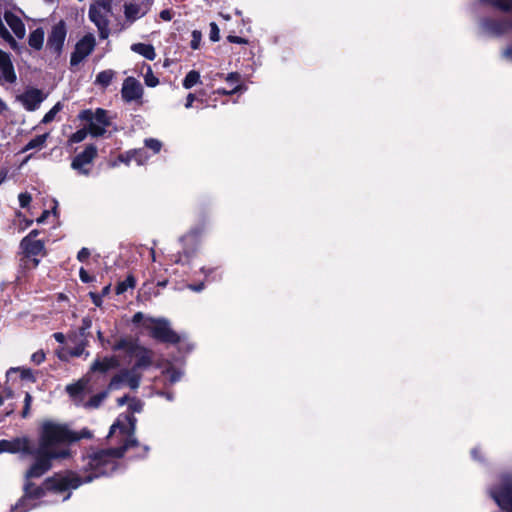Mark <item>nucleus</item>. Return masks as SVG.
I'll return each instance as SVG.
<instances>
[{
    "mask_svg": "<svg viewBox=\"0 0 512 512\" xmlns=\"http://www.w3.org/2000/svg\"><path fill=\"white\" fill-rule=\"evenodd\" d=\"M136 418L132 414H122L111 426L109 435H115L119 432L123 445L119 448L101 450L86 457L85 467L93 472L84 479L78 477L73 472L58 473L44 482V487H36L28 482L25 485V495L19 502L11 508V512H27L36 506L32 503L34 500L43 497L47 492L60 493L69 489H76L82 483L91 482L94 478L108 474L115 469V460L122 457L124 452L130 447L136 445L134 438Z\"/></svg>",
    "mask_w": 512,
    "mask_h": 512,
    "instance_id": "f257e3e1",
    "label": "nucleus"
},
{
    "mask_svg": "<svg viewBox=\"0 0 512 512\" xmlns=\"http://www.w3.org/2000/svg\"><path fill=\"white\" fill-rule=\"evenodd\" d=\"M75 441L74 432L64 424L46 420L41 424L39 447L42 451H60L59 445L69 444Z\"/></svg>",
    "mask_w": 512,
    "mask_h": 512,
    "instance_id": "f03ea898",
    "label": "nucleus"
},
{
    "mask_svg": "<svg viewBox=\"0 0 512 512\" xmlns=\"http://www.w3.org/2000/svg\"><path fill=\"white\" fill-rule=\"evenodd\" d=\"M33 454L35 455L36 460L25 474L27 479L42 476L51 468V460L68 457L69 450L67 448H61L60 451L46 450L44 452L41 447H38L37 451H33Z\"/></svg>",
    "mask_w": 512,
    "mask_h": 512,
    "instance_id": "7ed1b4c3",
    "label": "nucleus"
},
{
    "mask_svg": "<svg viewBox=\"0 0 512 512\" xmlns=\"http://www.w3.org/2000/svg\"><path fill=\"white\" fill-rule=\"evenodd\" d=\"M79 118L88 123L89 134L93 137L102 136L106 132V128L110 125L107 111L101 108L95 111L90 109L83 110L79 114Z\"/></svg>",
    "mask_w": 512,
    "mask_h": 512,
    "instance_id": "20e7f679",
    "label": "nucleus"
},
{
    "mask_svg": "<svg viewBox=\"0 0 512 512\" xmlns=\"http://www.w3.org/2000/svg\"><path fill=\"white\" fill-rule=\"evenodd\" d=\"M150 330L152 337L162 342L177 343L179 336L170 328L169 322L165 319H148L145 323Z\"/></svg>",
    "mask_w": 512,
    "mask_h": 512,
    "instance_id": "39448f33",
    "label": "nucleus"
},
{
    "mask_svg": "<svg viewBox=\"0 0 512 512\" xmlns=\"http://www.w3.org/2000/svg\"><path fill=\"white\" fill-rule=\"evenodd\" d=\"M110 13V4L107 1H100L91 5L89 10V18L97 26L100 37L107 38L108 31V15Z\"/></svg>",
    "mask_w": 512,
    "mask_h": 512,
    "instance_id": "423d86ee",
    "label": "nucleus"
},
{
    "mask_svg": "<svg viewBox=\"0 0 512 512\" xmlns=\"http://www.w3.org/2000/svg\"><path fill=\"white\" fill-rule=\"evenodd\" d=\"M97 154L96 146L92 144L86 146L84 151L73 158L71 168L81 175L88 176L91 172V165L97 157Z\"/></svg>",
    "mask_w": 512,
    "mask_h": 512,
    "instance_id": "0eeeda50",
    "label": "nucleus"
},
{
    "mask_svg": "<svg viewBox=\"0 0 512 512\" xmlns=\"http://www.w3.org/2000/svg\"><path fill=\"white\" fill-rule=\"evenodd\" d=\"M141 372L137 367L124 369L117 373L110 381V389H119L123 385L129 386L131 389H137L140 384Z\"/></svg>",
    "mask_w": 512,
    "mask_h": 512,
    "instance_id": "6e6552de",
    "label": "nucleus"
},
{
    "mask_svg": "<svg viewBox=\"0 0 512 512\" xmlns=\"http://www.w3.org/2000/svg\"><path fill=\"white\" fill-rule=\"evenodd\" d=\"M496 503L507 512H512V477L504 478L499 488L491 491Z\"/></svg>",
    "mask_w": 512,
    "mask_h": 512,
    "instance_id": "1a4fd4ad",
    "label": "nucleus"
},
{
    "mask_svg": "<svg viewBox=\"0 0 512 512\" xmlns=\"http://www.w3.org/2000/svg\"><path fill=\"white\" fill-rule=\"evenodd\" d=\"M66 39V27L63 21H60L52 27V30L47 40V50L59 56L62 52L64 42Z\"/></svg>",
    "mask_w": 512,
    "mask_h": 512,
    "instance_id": "9d476101",
    "label": "nucleus"
},
{
    "mask_svg": "<svg viewBox=\"0 0 512 512\" xmlns=\"http://www.w3.org/2000/svg\"><path fill=\"white\" fill-rule=\"evenodd\" d=\"M95 44L96 41L93 35H85L77 42L70 58V64L76 66L81 63L94 50Z\"/></svg>",
    "mask_w": 512,
    "mask_h": 512,
    "instance_id": "9b49d317",
    "label": "nucleus"
},
{
    "mask_svg": "<svg viewBox=\"0 0 512 512\" xmlns=\"http://www.w3.org/2000/svg\"><path fill=\"white\" fill-rule=\"evenodd\" d=\"M143 87L134 77H127L122 84L121 95L125 102L140 101L143 96Z\"/></svg>",
    "mask_w": 512,
    "mask_h": 512,
    "instance_id": "f8f14e48",
    "label": "nucleus"
},
{
    "mask_svg": "<svg viewBox=\"0 0 512 512\" xmlns=\"http://www.w3.org/2000/svg\"><path fill=\"white\" fill-rule=\"evenodd\" d=\"M23 453L32 455L33 451L30 446V441L26 437L15 438L12 440H0V453Z\"/></svg>",
    "mask_w": 512,
    "mask_h": 512,
    "instance_id": "ddd939ff",
    "label": "nucleus"
},
{
    "mask_svg": "<svg viewBox=\"0 0 512 512\" xmlns=\"http://www.w3.org/2000/svg\"><path fill=\"white\" fill-rule=\"evenodd\" d=\"M89 380L82 378L76 383L69 384L66 386V391L69 396L73 399L76 405H83L85 403V395L90 393L88 389Z\"/></svg>",
    "mask_w": 512,
    "mask_h": 512,
    "instance_id": "4468645a",
    "label": "nucleus"
},
{
    "mask_svg": "<svg viewBox=\"0 0 512 512\" xmlns=\"http://www.w3.org/2000/svg\"><path fill=\"white\" fill-rule=\"evenodd\" d=\"M17 99L21 102L25 109L34 111L38 108L44 97L40 90L30 89L19 95Z\"/></svg>",
    "mask_w": 512,
    "mask_h": 512,
    "instance_id": "2eb2a0df",
    "label": "nucleus"
},
{
    "mask_svg": "<svg viewBox=\"0 0 512 512\" xmlns=\"http://www.w3.org/2000/svg\"><path fill=\"white\" fill-rule=\"evenodd\" d=\"M130 356L136 358L134 367H137L139 371L149 367L153 363V352L145 347L139 346L138 344Z\"/></svg>",
    "mask_w": 512,
    "mask_h": 512,
    "instance_id": "dca6fc26",
    "label": "nucleus"
},
{
    "mask_svg": "<svg viewBox=\"0 0 512 512\" xmlns=\"http://www.w3.org/2000/svg\"><path fill=\"white\" fill-rule=\"evenodd\" d=\"M4 20L18 39L25 37L26 28L19 16L11 11H5Z\"/></svg>",
    "mask_w": 512,
    "mask_h": 512,
    "instance_id": "f3484780",
    "label": "nucleus"
},
{
    "mask_svg": "<svg viewBox=\"0 0 512 512\" xmlns=\"http://www.w3.org/2000/svg\"><path fill=\"white\" fill-rule=\"evenodd\" d=\"M0 72L3 79L9 83L16 80V74L9 54L0 49Z\"/></svg>",
    "mask_w": 512,
    "mask_h": 512,
    "instance_id": "a211bd4d",
    "label": "nucleus"
},
{
    "mask_svg": "<svg viewBox=\"0 0 512 512\" xmlns=\"http://www.w3.org/2000/svg\"><path fill=\"white\" fill-rule=\"evenodd\" d=\"M145 4H126L125 5V16L130 21H135L136 19L141 18L144 16L152 3L153 0H145Z\"/></svg>",
    "mask_w": 512,
    "mask_h": 512,
    "instance_id": "6ab92c4d",
    "label": "nucleus"
},
{
    "mask_svg": "<svg viewBox=\"0 0 512 512\" xmlns=\"http://www.w3.org/2000/svg\"><path fill=\"white\" fill-rule=\"evenodd\" d=\"M21 247L27 256L44 254V243L41 240H31L29 237H24L21 241Z\"/></svg>",
    "mask_w": 512,
    "mask_h": 512,
    "instance_id": "aec40b11",
    "label": "nucleus"
},
{
    "mask_svg": "<svg viewBox=\"0 0 512 512\" xmlns=\"http://www.w3.org/2000/svg\"><path fill=\"white\" fill-rule=\"evenodd\" d=\"M119 361L116 357H105L103 359H96L91 365L92 372H107L111 369L118 367Z\"/></svg>",
    "mask_w": 512,
    "mask_h": 512,
    "instance_id": "412c9836",
    "label": "nucleus"
},
{
    "mask_svg": "<svg viewBox=\"0 0 512 512\" xmlns=\"http://www.w3.org/2000/svg\"><path fill=\"white\" fill-rule=\"evenodd\" d=\"M131 50L142 55L148 60H154L156 57L155 49L150 44L135 43L131 46Z\"/></svg>",
    "mask_w": 512,
    "mask_h": 512,
    "instance_id": "4be33fe9",
    "label": "nucleus"
},
{
    "mask_svg": "<svg viewBox=\"0 0 512 512\" xmlns=\"http://www.w3.org/2000/svg\"><path fill=\"white\" fill-rule=\"evenodd\" d=\"M45 32L42 28H37L32 31L28 38L29 46L35 50H40L44 44Z\"/></svg>",
    "mask_w": 512,
    "mask_h": 512,
    "instance_id": "5701e85b",
    "label": "nucleus"
},
{
    "mask_svg": "<svg viewBox=\"0 0 512 512\" xmlns=\"http://www.w3.org/2000/svg\"><path fill=\"white\" fill-rule=\"evenodd\" d=\"M115 75L116 72L112 69L101 71L96 76L95 85L106 88L111 84Z\"/></svg>",
    "mask_w": 512,
    "mask_h": 512,
    "instance_id": "b1692460",
    "label": "nucleus"
},
{
    "mask_svg": "<svg viewBox=\"0 0 512 512\" xmlns=\"http://www.w3.org/2000/svg\"><path fill=\"white\" fill-rule=\"evenodd\" d=\"M48 137H49L48 133L36 136L35 138L31 139L26 144V146L23 148L22 151L26 152V151L32 150V149L41 150L42 148H44Z\"/></svg>",
    "mask_w": 512,
    "mask_h": 512,
    "instance_id": "393cba45",
    "label": "nucleus"
},
{
    "mask_svg": "<svg viewBox=\"0 0 512 512\" xmlns=\"http://www.w3.org/2000/svg\"><path fill=\"white\" fill-rule=\"evenodd\" d=\"M136 345L137 343H135L131 339H121L113 346V350H124L126 353L131 355Z\"/></svg>",
    "mask_w": 512,
    "mask_h": 512,
    "instance_id": "a878e982",
    "label": "nucleus"
},
{
    "mask_svg": "<svg viewBox=\"0 0 512 512\" xmlns=\"http://www.w3.org/2000/svg\"><path fill=\"white\" fill-rule=\"evenodd\" d=\"M199 82H200V74L197 71L192 70L184 78L183 86L186 89H190Z\"/></svg>",
    "mask_w": 512,
    "mask_h": 512,
    "instance_id": "bb28decb",
    "label": "nucleus"
},
{
    "mask_svg": "<svg viewBox=\"0 0 512 512\" xmlns=\"http://www.w3.org/2000/svg\"><path fill=\"white\" fill-rule=\"evenodd\" d=\"M107 397V392H101L91 397V399L83 404L87 408H97L102 401Z\"/></svg>",
    "mask_w": 512,
    "mask_h": 512,
    "instance_id": "cd10ccee",
    "label": "nucleus"
},
{
    "mask_svg": "<svg viewBox=\"0 0 512 512\" xmlns=\"http://www.w3.org/2000/svg\"><path fill=\"white\" fill-rule=\"evenodd\" d=\"M135 285V279L133 276H128L123 282H120L116 287V293L118 295L123 294L128 288H132Z\"/></svg>",
    "mask_w": 512,
    "mask_h": 512,
    "instance_id": "c85d7f7f",
    "label": "nucleus"
},
{
    "mask_svg": "<svg viewBox=\"0 0 512 512\" xmlns=\"http://www.w3.org/2000/svg\"><path fill=\"white\" fill-rule=\"evenodd\" d=\"M145 84L149 87H155L159 84L158 78L153 74L151 67L148 66L147 72L144 75Z\"/></svg>",
    "mask_w": 512,
    "mask_h": 512,
    "instance_id": "c756f323",
    "label": "nucleus"
},
{
    "mask_svg": "<svg viewBox=\"0 0 512 512\" xmlns=\"http://www.w3.org/2000/svg\"><path fill=\"white\" fill-rule=\"evenodd\" d=\"M88 133H89V127L87 129H85V128L80 129L70 136L69 141L72 143L82 142L87 137Z\"/></svg>",
    "mask_w": 512,
    "mask_h": 512,
    "instance_id": "7c9ffc66",
    "label": "nucleus"
},
{
    "mask_svg": "<svg viewBox=\"0 0 512 512\" xmlns=\"http://www.w3.org/2000/svg\"><path fill=\"white\" fill-rule=\"evenodd\" d=\"M165 374L170 383L177 382L181 378V375H182V373L179 370H176L174 368L167 369Z\"/></svg>",
    "mask_w": 512,
    "mask_h": 512,
    "instance_id": "2f4dec72",
    "label": "nucleus"
},
{
    "mask_svg": "<svg viewBox=\"0 0 512 512\" xmlns=\"http://www.w3.org/2000/svg\"><path fill=\"white\" fill-rule=\"evenodd\" d=\"M145 145L149 149L153 150L154 153H158L161 150L162 144L159 140L149 138L145 140Z\"/></svg>",
    "mask_w": 512,
    "mask_h": 512,
    "instance_id": "473e14b6",
    "label": "nucleus"
},
{
    "mask_svg": "<svg viewBox=\"0 0 512 512\" xmlns=\"http://www.w3.org/2000/svg\"><path fill=\"white\" fill-rule=\"evenodd\" d=\"M138 154H142L141 149L127 152L125 155H120L118 159L120 162L129 164L134 159V156Z\"/></svg>",
    "mask_w": 512,
    "mask_h": 512,
    "instance_id": "72a5a7b5",
    "label": "nucleus"
},
{
    "mask_svg": "<svg viewBox=\"0 0 512 512\" xmlns=\"http://www.w3.org/2000/svg\"><path fill=\"white\" fill-rule=\"evenodd\" d=\"M128 406L132 412H140L143 408V403L138 399L132 398L129 400Z\"/></svg>",
    "mask_w": 512,
    "mask_h": 512,
    "instance_id": "f704fd0d",
    "label": "nucleus"
},
{
    "mask_svg": "<svg viewBox=\"0 0 512 512\" xmlns=\"http://www.w3.org/2000/svg\"><path fill=\"white\" fill-rule=\"evenodd\" d=\"M220 39L219 28L216 23H210V40L216 42Z\"/></svg>",
    "mask_w": 512,
    "mask_h": 512,
    "instance_id": "c9c22d12",
    "label": "nucleus"
},
{
    "mask_svg": "<svg viewBox=\"0 0 512 512\" xmlns=\"http://www.w3.org/2000/svg\"><path fill=\"white\" fill-rule=\"evenodd\" d=\"M31 402H32V396L29 393H26L25 399H24V409L22 412V416L24 418H26L29 415Z\"/></svg>",
    "mask_w": 512,
    "mask_h": 512,
    "instance_id": "e433bc0d",
    "label": "nucleus"
},
{
    "mask_svg": "<svg viewBox=\"0 0 512 512\" xmlns=\"http://www.w3.org/2000/svg\"><path fill=\"white\" fill-rule=\"evenodd\" d=\"M493 3L503 10L512 9V0H493Z\"/></svg>",
    "mask_w": 512,
    "mask_h": 512,
    "instance_id": "4c0bfd02",
    "label": "nucleus"
},
{
    "mask_svg": "<svg viewBox=\"0 0 512 512\" xmlns=\"http://www.w3.org/2000/svg\"><path fill=\"white\" fill-rule=\"evenodd\" d=\"M19 204L21 207H26L31 202L32 198L31 195L28 193H21L18 196Z\"/></svg>",
    "mask_w": 512,
    "mask_h": 512,
    "instance_id": "58836bf2",
    "label": "nucleus"
},
{
    "mask_svg": "<svg viewBox=\"0 0 512 512\" xmlns=\"http://www.w3.org/2000/svg\"><path fill=\"white\" fill-rule=\"evenodd\" d=\"M31 360L37 365L41 364L45 360V353L42 350H39L32 354Z\"/></svg>",
    "mask_w": 512,
    "mask_h": 512,
    "instance_id": "ea45409f",
    "label": "nucleus"
},
{
    "mask_svg": "<svg viewBox=\"0 0 512 512\" xmlns=\"http://www.w3.org/2000/svg\"><path fill=\"white\" fill-rule=\"evenodd\" d=\"M85 344H80L74 349L70 350L68 353L72 357H79L84 353Z\"/></svg>",
    "mask_w": 512,
    "mask_h": 512,
    "instance_id": "a19ab883",
    "label": "nucleus"
},
{
    "mask_svg": "<svg viewBox=\"0 0 512 512\" xmlns=\"http://www.w3.org/2000/svg\"><path fill=\"white\" fill-rule=\"evenodd\" d=\"M191 48L198 49L201 41V34L197 31H194L192 34Z\"/></svg>",
    "mask_w": 512,
    "mask_h": 512,
    "instance_id": "79ce46f5",
    "label": "nucleus"
},
{
    "mask_svg": "<svg viewBox=\"0 0 512 512\" xmlns=\"http://www.w3.org/2000/svg\"><path fill=\"white\" fill-rule=\"evenodd\" d=\"M75 441L82 438H90L91 432L88 429H82L79 433H74Z\"/></svg>",
    "mask_w": 512,
    "mask_h": 512,
    "instance_id": "37998d69",
    "label": "nucleus"
},
{
    "mask_svg": "<svg viewBox=\"0 0 512 512\" xmlns=\"http://www.w3.org/2000/svg\"><path fill=\"white\" fill-rule=\"evenodd\" d=\"M90 256V251L87 248H82L77 255L79 261H85Z\"/></svg>",
    "mask_w": 512,
    "mask_h": 512,
    "instance_id": "c03bdc74",
    "label": "nucleus"
},
{
    "mask_svg": "<svg viewBox=\"0 0 512 512\" xmlns=\"http://www.w3.org/2000/svg\"><path fill=\"white\" fill-rule=\"evenodd\" d=\"M56 114H57V113H56L53 109H50V110H49V111L44 115V117H43V119H42V122H43V123H49V122H51V121L55 118Z\"/></svg>",
    "mask_w": 512,
    "mask_h": 512,
    "instance_id": "a18cd8bd",
    "label": "nucleus"
},
{
    "mask_svg": "<svg viewBox=\"0 0 512 512\" xmlns=\"http://www.w3.org/2000/svg\"><path fill=\"white\" fill-rule=\"evenodd\" d=\"M79 276H80V279L82 280V282H84V283H88V282L92 281V278L89 276L88 272L84 268L80 269Z\"/></svg>",
    "mask_w": 512,
    "mask_h": 512,
    "instance_id": "49530a36",
    "label": "nucleus"
},
{
    "mask_svg": "<svg viewBox=\"0 0 512 512\" xmlns=\"http://www.w3.org/2000/svg\"><path fill=\"white\" fill-rule=\"evenodd\" d=\"M240 79V75L238 73H229L226 77V81L228 83H231V84H234V83H237Z\"/></svg>",
    "mask_w": 512,
    "mask_h": 512,
    "instance_id": "de8ad7c7",
    "label": "nucleus"
},
{
    "mask_svg": "<svg viewBox=\"0 0 512 512\" xmlns=\"http://www.w3.org/2000/svg\"><path fill=\"white\" fill-rule=\"evenodd\" d=\"M89 295H90V297H91V299H92L93 303H94L96 306L100 307V306H101V304H102V296H101V295H98V294H96V293H94V292H90V294H89Z\"/></svg>",
    "mask_w": 512,
    "mask_h": 512,
    "instance_id": "09e8293b",
    "label": "nucleus"
},
{
    "mask_svg": "<svg viewBox=\"0 0 512 512\" xmlns=\"http://www.w3.org/2000/svg\"><path fill=\"white\" fill-rule=\"evenodd\" d=\"M228 41L231 43L245 44L247 41L244 38L238 36H228Z\"/></svg>",
    "mask_w": 512,
    "mask_h": 512,
    "instance_id": "8fccbe9b",
    "label": "nucleus"
},
{
    "mask_svg": "<svg viewBox=\"0 0 512 512\" xmlns=\"http://www.w3.org/2000/svg\"><path fill=\"white\" fill-rule=\"evenodd\" d=\"M241 90H242V86L241 85H237L231 91H226L224 89H219L218 93L223 94V95H228V94L236 93V92L241 91Z\"/></svg>",
    "mask_w": 512,
    "mask_h": 512,
    "instance_id": "3c124183",
    "label": "nucleus"
},
{
    "mask_svg": "<svg viewBox=\"0 0 512 512\" xmlns=\"http://www.w3.org/2000/svg\"><path fill=\"white\" fill-rule=\"evenodd\" d=\"M160 18L164 21H170L172 19V13L170 10L166 9L160 12Z\"/></svg>",
    "mask_w": 512,
    "mask_h": 512,
    "instance_id": "603ef678",
    "label": "nucleus"
},
{
    "mask_svg": "<svg viewBox=\"0 0 512 512\" xmlns=\"http://www.w3.org/2000/svg\"><path fill=\"white\" fill-rule=\"evenodd\" d=\"M146 159H147V157H146L145 152L143 150H142V154H138V155L134 156V160L137 162L138 165L144 164Z\"/></svg>",
    "mask_w": 512,
    "mask_h": 512,
    "instance_id": "864d4df0",
    "label": "nucleus"
},
{
    "mask_svg": "<svg viewBox=\"0 0 512 512\" xmlns=\"http://www.w3.org/2000/svg\"><path fill=\"white\" fill-rule=\"evenodd\" d=\"M194 100H195V96H194V94H192V93L188 94V96H187V101H186V104H185V107H186L187 109L191 108V107H192V104H193V102H194Z\"/></svg>",
    "mask_w": 512,
    "mask_h": 512,
    "instance_id": "5fc2aeb1",
    "label": "nucleus"
},
{
    "mask_svg": "<svg viewBox=\"0 0 512 512\" xmlns=\"http://www.w3.org/2000/svg\"><path fill=\"white\" fill-rule=\"evenodd\" d=\"M53 337L59 343H63L65 341V336L63 333H60V332L54 333Z\"/></svg>",
    "mask_w": 512,
    "mask_h": 512,
    "instance_id": "6e6d98bb",
    "label": "nucleus"
},
{
    "mask_svg": "<svg viewBox=\"0 0 512 512\" xmlns=\"http://www.w3.org/2000/svg\"><path fill=\"white\" fill-rule=\"evenodd\" d=\"M142 319L143 314L141 312H138L133 316V323H139Z\"/></svg>",
    "mask_w": 512,
    "mask_h": 512,
    "instance_id": "4d7b16f0",
    "label": "nucleus"
},
{
    "mask_svg": "<svg viewBox=\"0 0 512 512\" xmlns=\"http://www.w3.org/2000/svg\"><path fill=\"white\" fill-rule=\"evenodd\" d=\"M129 400H130V398H128L127 396H124V397L119 398L117 400V402H118L119 406H123L125 403L129 404Z\"/></svg>",
    "mask_w": 512,
    "mask_h": 512,
    "instance_id": "13d9d810",
    "label": "nucleus"
},
{
    "mask_svg": "<svg viewBox=\"0 0 512 512\" xmlns=\"http://www.w3.org/2000/svg\"><path fill=\"white\" fill-rule=\"evenodd\" d=\"M6 177H7V170L1 169L0 170V185L5 181Z\"/></svg>",
    "mask_w": 512,
    "mask_h": 512,
    "instance_id": "bf43d9fd",
    "label": "nucleus"
},
{
    "mask_svg": "<svg viewBox=\"0 0 512 512\" xmlns=\"http://www.w3.org/2000/svg\"><path fill=\"white\" fill-rule=\"evenodd\" d=\"M48 215V211H44V213L37 219V223H43Z\"/></svg>",
    "mask_w": 512,
    "mask_h": 512,
    "instance_id": "052dcab7",
    "label": "nucleus"
},
{
    "mask_svg": "<svg viewBox=\"0 0 512 512\" xmlns=\"http://www.w3.org/2000/svg\"><path fill=\"white\" fill-rule=\"evenodd\" d=\"M38 235L37 230H32L26 237L31 238V240H36L35 237Z\"/></svg>",
    "mask_w": 512,
    "mask_h": 512,
    "instance_id": "680f3d73",
    "label": "nucleus"
},
{
    "mask_svg": "<svg viewBox=\"0 0 512 512\" xmlns=\"http://www.w3.org/2000/svg\"><path fill=\"white\" fill-rule=\"evenodd\" d=\"M189 288L194 291H201L203 289V284H200L198 286L190 285Z\"/></svg>",
    "mask_w": 512,
    "mask_h": 512,
    "instance_id": "e2e57ef3",
    "label": "nucleus"
},
{
    "mask_svg": "<svg viewBox=\"0 0 512 512\" xmlns=\"http://www.w3.org/2000/svg\"><path fill=\"white\" fill-rule=\"evenodd\" d=\"M504 56L508 59H511L512 60V49H507L505 50L504 52Z\"/></svg>",
    "mask_w": 512,
    "mask_h": 512,
    "instance_id": "0e129e2a",
    "label": "nucleus"
},
{
    "mask_svg": "<svg viewBox=\"0 0 512 512\" xmlns=\"http://www.w3.org/2000/svg\"><path fill=\"white\" fill-rule=\"evenodd\" d=\"M7 109V106L4 101L0 99V114Z\"/></svg>",
    "mask_w": 512,
    "mask_h": 512,
    "instance_id": "69168bd1",
    "label": "nucleus"
},
{
    "mask_svg": "<svg viewBox=\"0 0 512 512\" xmlns=\"http://www.w3.org/2000/svg\"><path fill=\"white\" fill-rule=\"evenodd\" d=\"M83 325H84L83 329H87L91 326V321L89 319H84Z\"/></svg>",
    "mask_w": 512,
    "mask_h": 512,
    "instance_id": "338daca9",
    "label": "nucleus"
},
{
    "mask_svg": "<svg viewBox=\"0 0 512 512\" xmlns=\"http://www.w3.org/2000/svg\"><path fill=\"white\" fill-rule=\"evenodd\" d=\"M110 292V285H107L103 288L102 290V295L101 296H105L107 295L108 293Z\"/></svg>",
    "mask_w": 512,
    "mask_h": 512,
    "instance_id": "774afa93",
    "label": "nucleus"
}]
</instances>
